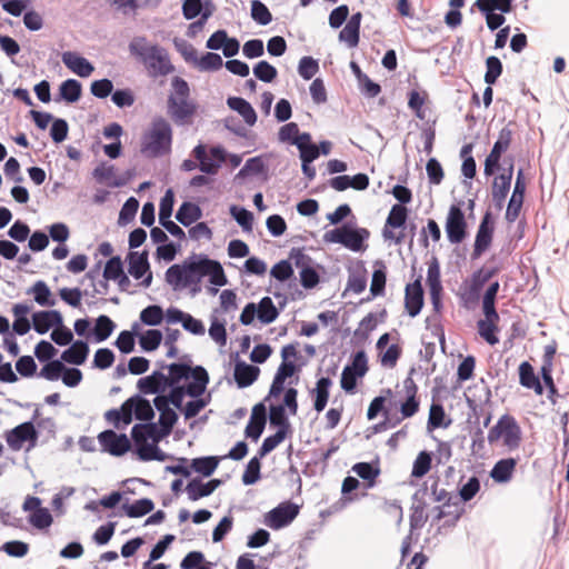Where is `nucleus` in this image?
I'll return each instance as SVG.
<instances>
[{"instance_id": "0eeeda50", "label": "nucleus", "mask_w": 569, "mask_h": 569, "mask_svg": "<svg viewBox=\"0 0 569 569\" xmlns=\"http://www.w3.org/2000/svg\"><path fill=\"white\" fill-rule=\"evenodd\" d=\"M490 445L501 443L509 451L517 450L522 441V431L516 418L509 413L502 415L491 427L487 436Z\"/></svg>"}, {"instance_id": "c03bdc74", "label": "nucleus", "mask_w": 569, "mask_h": 569, "mask_svg": "<svg viewBox=\"0 0 569 569\" xmlns=\"http://www.w3.org/2000/svg\"><path fill=\"white\" fill-rule=\"evenodd\" d=\"M60 94L67 102H76L81 97V83L74 79H68L60 86Z\"/></svg>"}, {"instance_id": "c756f323", "label": "nucleus", "mask_w": 569, "mask_h": 569, "mask_svg": "<svg viewBox=\"0 0 569 569\" xmlns=\"http://www.w3.org/2000/svg\"><path fill=\"white\" fill-rule=\"evenodd\" d=\"M517 466L515 458H506L496 462L490 476L496 482H507L511 479Z\"/></svg>"}, {"instance_id": "a18cd8bd", "label": "nucleus", "mask_w": 569, "mask_h": 569, "mask_svg": "<svg viewBox=\"0 0 569 569\" xmlns=\"http://www.w3.org/2000/svg\"><path fill=\"white\" fill-rule=\"evenodd\" d=\"M132 399L134 402L133 412L136 418L142 421H150L154 416L150 402L140 396H133Z\"/></svg>"}, {"instance_id": "6e6552de", "label": "nucleus", "mask_w": 569, "mask_h": 569, "mask_svg": "<svg viewBox=\"0 0 569 569\" xmlns=\"http://www.w3.org/2000/svg\"><path fill=\"white\" fill-rule=\"evenodd\" d=\"M367 229H351L348 226L335 228L323 234V240L330 243H340L352 251L365 249L363 241L369 237Z\"/></svg>"}, {"instance_id": "49530a36", "label": "nucleus", "mask_w": 569, "mask_h": 569, "mask_svg": "<svg viewBox=\"0 0 569 569\" xmlns=\"http://www.w3.org/2000/svg\"><path fill=\"white\" fill-rule=\"evenodd\" d=\"M269 418L270 423L272 426H278L279 430H284V435H287L290 431V422L288 421V418L286 416L284 406H271Z\"/></svg>"}, {"instance_id": "473e14b6", "label": "nucleus", "mask_w": 569, "mask_h": 569, "mask_svg": "<svg viewBox=\"0 0 569 569\" xmlns=\"http://www.w3.org/2000/svg\"><path fill=\"white\" fill-rule=\"evenodd\" d=\"M331 385L332 381L328 377H322L317 381L316 388L312 390L315 395L313 408L317 412H321L326 408Z\"/></svg>"}, {"instance_id": "4c0bfd02", "label": "nucleus", "mask_w": 569, "mask_h": 569, "mask_svg": "<svg viewBox=\"0 0 569 569\" xmlns=\"http://www.w3.org/2000/svg\"><path fill=\"white\" fill-rule=\"evenodd\" d=\"M297 148L300 151L302 162H312L319 157V148L311 142V136L308 132L302 133V138Z\"/></svg>"}, {"instance_id": "6ab92c4d", "label": "nucleus", "mask_w": 569, "mask_h": 569, "mask_svg": "<svg viewBox=\"0 0 569 569\" xmlns=\"http://www.w3.org/2000/svg\"><path fill=\"white\" fill-rule=\"evenodd\" d=\"M61 58L64 66L81 78H87L94 71V67L86 58L76 52L66 51L62 53Z\"/></svg>"}, {"instance_id": "f8f14e48", "label": "nucleus", "mask_w": 569, "mask_h": 569, "mask_svg": "<svg viewBox=\"0 0 569 569\" xmlns=\"http://www.w3.org/2000/svg\"><path fill=\"white\" fill-rule=\"evenodd\" d=\"M408 218V210L402 204H393L387 217L386 224L382 229V237L386 241H393L396 244H401L405 239V233H395L392 229L402 228Z\"/></svg>"}, {"instance_id": "864d4df0", "label": "nucleus", "mask_w": 569, "mask_h": 569, "mask_svg": "<svg viewBox=\"0 0 569 569\" xmlns=\"http://www.w3.org/2000/svg\"><path fill=\"white\" fill-rule=\"evenodd\" d=\"M162 341V333L157 329H150L147 330L141 337H140V346L146 351H153L156 350Z\"/></svg>"}, {"instance_id": "5fc2aeb1", "label": "nucleus", "mask_w": 569, "mask_h": 569, "mask_svg": "<svg viewBox=\"0 0 569 569\" xmlns=\"http://www.w3.org/2000/svg\"><path fill=\"white\" fill-rule=\"evenodd\" d=\"M163 319V311L159 306H148L140 313V320L148 326H158Z\"/></svg>"}, {"instance_id": "09e8293b", "label": "nucleus", "mask_w": 569, "mask_h": 569, "mask_svg": "<svg viewBox=\"0 0 569 569\" xmlns=\"http://www.w3.org/2000/svg\"><path fill=\"white\" fill-rule=\"evenodd\" d=\"M223 66L222 58L218 53L207 52L197 61V68L201 71H216Z\"/></svg>"}, {"instance_id": "412c9836", "label": "nucleus", "mask_w": 569, "mask_h": 569, "mask_svg": "<svg viewBox=\"0 0 569 569\" xmlns=\"http://www.w3.org/2000/svg\"><path fill=\"white\" fill-rule=\"evenodd\" d=\"M220 485L221 480L219 479L202 482L201 479L194 478L186 486V492L191 501H197L203 497L210 496Z\"/></svg>"}, {"instance_id": "aec40b11", "label": "nucleus", "mask_w": 569, "mask_h": 569, "mask_svg": "<svg viewBox=\"0 0 569 569\" xmlns=\"http://www.w3.org/2000/svg\"><path fill=\"white\" fill-rule=\"evenodd\" d=\"M267 421L266 407L263 403H257L251 411L250 420L246 427L244 433L248 438L258 440L263 432Z\"/></svg>"}, {"instance_id": "ddd939ff", "label": "nucleus", "mask_w": 569, "mask_h": 569, "mask_svg": "<svg viewBox=\"0 0 569 569\" xmlns=\"http://www.w3.org/2000/svg\"><path fill=\"white\" fill-rule=\"evenodd\" d=\"M299 513V507L292 502H281L264 517V523L278 530L291 523Z\"/></svg>"}, {"instance_id": "ea45409f", "label": "nucleus", "mask_w": 569, "mask_h": 569, "mask_svg": "<svg viewBox=\"0 0 569 569\" xmlns=\"http://www.w3.org/2000/svg\"><path fill=\"white\" fill-rule=\"evenodd\" d=\"M154 508L152 500L148 498H142L134 501L132 505H123V510L126 515L130 518H139L149 512H151Z\"/></svg>"}, {"instance_id": "58836bf2", "label": "nucleus", "mask_w": 569, "mask_h": 569, "mask_svg": "<svg viewBox=\"0 0 569 569\" xmlns=\"http://www.w3.org/2000/svg\"><path fill=\"white\" fill-rule=\"evenodd\" d=\"M28 292L33 295L36 302L40 306L52 307L56 305V300L51 299V291L44 281H37Z\"/></svg>"}, {"instance_id": "423d86ee", "label": "nucleus", "mask_w": 569, "mask_h": 569, "mask_svg": "<svg viewBox=\"0 0 569 569\" xmlns=\"http://www.w3.org/2000/svg\"><path fill=\"white\" fill-rule=\"evenodd\" d=\"M169 376L167 377V385L174 386L179 383L182 379L192 378L193 381L188 383L186 387L187 395L190 397L197 398L200 397L209 382V376L207 370L197 366L191 368L186 363H171L169 367Z\"/></svg>"}, {"instance_id": "37998d69", "label": "nucleus", "mask_w": 569, "mask_h": 569, "mask_svg": "<svg viewBox=\"0 0 569 569\" xmlns=\"http://www.w3.org/2000/svg\"><path fill=\"white\" fill-rule=\"evenodd\" d=\"M475 4L481 12L499 10L508 13L512 9V0H476Z\"/></svg>"}, {"instance_id": "338daca9", "label": "nucleus", "mask_w": 569, "mask_h": 569, "mask_svg": "<svg viewBox=\"0 0 569 569\" xmlns=\"http://www.w3.org/2000/svg\"><path fill=\"white\" fill-rule=\"evenodd\" d=\"M29 521L36 528L44 529L52 523V516L47 508H40L30 516Z\"/></svg>"}, {"instance_id": "1a4fd4ad", "label": "nucleus", "mask_w": 569, "mask_h": 569, "mask_svg": "<svg viewBox=\"0 0 569 569\" xmlns=\"http://www.w3.org/2000/svg\"><path fill=\"white\" fill-rule=\"evenodd\" d=\"M403 390L406 399L400 402L401 417L393 419L390 417L389 410L385 411V423H388L389 427H396L403 419L411 418L419 411L418 386L412 378L408 377L403 380Z\"/></svg>"}, {"instance_id": "680f3d73", "label": "nucleus", "mask_w": 569, "mask_h": 569, "mask_svg": "<svg viewBox=\"0 0 569 569\" xmlns=\"http://www.w3.org/2000/svg\"><path fill=\"white\" fill-rule=\"evenodd\" d=\"M386 280H387V276H386L385 266L381 263V268L376 269L372 273L370 292L373 297L383 295L385 287H386Z\"/></svg>"}, {"instance_id": "cd10ccee", "label": "nucleus", "mask_w": 569, "mask_h": 569, "mask_svg": "<svg viewBox=\"0 0 569 569\" xmlns=\"http://www.w3.org/2000/svg\"><path fill=\"white\" fill-rule=\"evenodd\" d=\"M88 353V345L82 340H78L62 352L61 359L68 363L80 366L86 361Z\"/></svg>"}, {"instance_id": "39448f33", "label": "nucleus", "mask_w": 569, "mask_h": 569, "mask_svg": "<svg viewBox=\"0 0 569 569\" xmlns=\"http://www.w3.org/2000/svg\"><path fill=\"white\" fill-rule=\"evenodd\" d=\"M131 438L137 448V455L142 461L162 460L157 443L162 435L156 423H138L131 429Z\"/></svg>"}, {"instance_id": "4468645a", "label": "nucleus", "mask_w": 569, "mask_h": 569, "mask_svg": "<svg viewBox=\"0 0 569 569\" xmlns=\"http://www.w3.org/2000/svg\"><path fill=\"white\" fill-rule=\"evenodd\" d=\"M98 441L103 451L114 457H120L131 449V442L127 435L117 433L113 430H104L98 435Z\"/></svg>"}, {"instance_id": "6e6d98bb", "label": "nucleus", "mask_w": 569, "mask_h": 569, "mask_svg": "<svg viewBox=\"0 0 569 569\" xmlns=\"http://www.w3.org/2000/svg\"><path fill=\"white\" fill-rule=\"evenodd\" d=\"M251 17L259 24L266 26L271 22L272 16L264 3L253 0L251 3Z\"/></svg>"}, {"instance_id": "603ef678", "label": "nucleus", "mask_w": 569, "mask_h": 569, "mask_svg": "<svg viewBox=\"0 0 569 569\" xmlns=\"http://www.w3.org/2000/svg\"><path fill=\"white\" fill-rule=\"evenodd\" d=\"M253 74L263 82H272L277 78L278 71L268 61L262 60L253 67Z\"/></svg>"}, {"instance_id": "a19ab883", "label": "nucleus", "mask_w": 569, "mask_h": 569, "mask_svg": "<svg viewBox=\"0 0 569 569\" xmlns=\"http://www.w3.org/2000/svg\"><path fill=\"white\" fill-rule=\"evenodd\" d=\"M431 453L428 451H420L413 461L411 476L413 478H422L431 469Z\"/></svg>"}, {"instance_id": "f704fd0d", "label": "nucleus", "mask_w": 569, "mask_h": 569, "mask_svg": "<svg viewBox=\"0 0 569 569\" xmlns=\"http://www.w3.org/2000/svg\"><path fill=\"white\" fill-rule=\"evenodd\" d=\"M427 283L430 288L432 301L437 306L439 300V292L441 291V282L440 269L436 259L428 266Z\"/></svg>"}, {"instance_id": "9d476101", "label": "nucleus", "mask_w": 569, "mask_h": 569, "mask_svg": "<svg viewBox=\"0 0 569 569\" xmlns=\"http://www.w3.org/2000/svg\"><path fill=\"white\" fill-rule=\"evenodd\" d=\"M467 228L468 224L461 207L459 204L450 206L445 224L449 242L453 244L461 243L468 234Z\"/></svg>"}, {"instance_id": "2f4dec72", "label": "nucleus", "mask_w": 569, "mask_h": 569, "mask_svg": "<svg viewBox=\"0 0 569 569\" xmlns=\"http://www.w3.org/2000/svg\"><path fill=\"white\" fill-rule=\"evenodd\" d=\"M498 323L499 320H493L491 318H483L477 322L479 336L490 346H495L499 342V338L497 336L499 331Z\"/></svg>"}, {"instance_id": "c85d7f7f", "label": "nucleus", "mask_w": 569, "mask_h": 569, "mask_svg": "<svg viewBox=\"0 0 569 569\" xmlns=\"http://www.w3.org/2000/svg\"><path fill=\"white\" fill-rule=\"evenodd\" d=\"M511 178H512V167L509 168L507 172H503L497 177H495L492 182V198L496 202L501 203L509 190L511 184Z\"/></svg>"}, {"instance_id": "20e7f679", "label": "nucleus", "mask_w": 569, "mask_h": 569, "mask_svg": "<svg viewBox=\"0 0 569 569\" xmlns=\"http://www.w3.org/2000/svg\"><path fill=\"white\" fill-rule=\"evenodd\" d=\"M172 130L167 120L157 118L141 140V153L148 158H158L170 152Z\"/></svg>"}, {"instance_id": "b1692460", "label": "nucleus", "mask_w": 569, "mask_h": 569, "mask_svg": "<svg viewBox=\"0 0 569 569\" xmlns=\"http://www.w3.org/2000/svg\"><path fill=\"white\" fill-rule=\"evenodd\" d=\"M93 178L97 182L107 184L111 188L121 187L126 183L124 179L118 178L116 176V168L112 164H109L107 162H101L98 164L93 172Z\"/></svg>"}, {"instance_id": "0e129e2a", "label": "nucleus", "mask_w": 569, "mask_h": 569, "mask_svg": "<svg viewBox=\"0 0 569 569\" xmlns=\"http://www.w3.org/2000/svg\"><path fill=\"white\" fill-rule=\"evenodd\" d=\"M298 71L305 80H310L319 71V63L312 57H303L299 61Z\"/></svg>"}, {"instance_id": "bf43d9fd", "label": "nucleus", "mask_w": 569, "mask_h": 569, "mask_svg": "<svg viewBox=\"0 0 569 569\" xmlns=\"http://www.w3.org/2000/svg\"><path fill=\"white\" fill-rule=\"evenodd\" d=\"M123 272V266L120 257H111L104 266L103 278L106 280L116 281Z\"/></svg>"}, {"instance_id": "2eb2a0df", "label": "nucleus", "mask_w": 569, "mask_h": 569, "mask_svg": "<svg viewBox=\"0 0 569 569\" xmlns=\"http://www.w3.org/2000/svg\"><path fill=\"white\" fill-rule=\"evenodd\" d=\"M4 438L8 446L12 450L18 451L24 442H30V446L34 447L38 440V431L33 423L28 421L7 431Z\"/></svg>"}, {"instance_id": "052dcab7", "label": "nucleus", "mask_w": 569, "mask_h": 569, "mask_svg": "<svg viewBox=\"0 0 569 569\" xmlns=\"http://www.w3.org/2000/svg\"><path fill=\"white\" fill-rule=\"evenodd\" d=\"M230 213L236 219V221L246 231L252 230L253 223V214L244 208H238L237 206H232L230 208Z\"/></svg>"}, {"instance_id": "bb28decb", "label": "nucleus", "mask_w": 569, "mask_h": 569, "mask_svg": "<svg viewBox=\"0 0 569 569\" xmlns=\"http://www.w3.org/2000/svg\"><path fill=\"white\" fill-rule=\"evenodd\" d=\"M260 373V369L256 366L247 365L243 361L237 362L234 366V380L239 388L251 386Z\"/></svg>"}, {"instance_id": "a211bd4d", "label": "nucleus", "mask_w": 569, "mask_h": 569, "mask_svg": "<svg viewBox=\"0 0 569 569\" xmlns=\"http://www.w3.org/2000/svg\"><path fill=\"white\" fill-rule=\"evenodd\" d=\"M423 306V289L420 280L407 284L405 292V307L410 317H416Z\"/></svg>"}, {"instance_id": "9b49d317", "label": "nucleus", "mask_w": 569, "mask_h": 569, "mask_svg": "<svg viewBox=\"0 0 569 569\" xmlns=\"http://www.w3.org/2000/svg\"><path fill=\"white\" fill-rule=\"evenodd\" d=\"M192 153L199 162V169L207 174H216L226 160L224 150L220 147H213L208 152L206 146L198 144Z\"/></svg>"}, {"instance_id": "4d7b16f0", "label": "nucleus", "mask_w": 569, "mask_h": 569, "mask_svg": "<svg viewBox=\"0 0 569 569\" xmlns=\"http://www.w3.org/2000/svg\"><path fill=\"white\" fill-rule=\"evenodd\" d=\"M286 437L287 435H284V430H278L274 435L267 437L258 450L259 457L263 458L270 453L284 440Z\"/></svg>"}, {"instance_id": "7ed1b4c3", "label": "nucleus", "mask_w": 569, "mask_h": 569, "mask_svg": "<svg viewBox=\"0 0 569 569\" xmlns=\"http://www.w3.org/2000/svg\"><path fill=\"white\" fill-rule=\"evenodd\" d=\"M171 84L173 92L168 97V114L177 124H190L197 112V104L190 99L189 84L180 77H174Z\"/></svg>"}, {"instance_id": "79ce46f5", "label": "nucleus", "mask_w": 569, "mask_h": 569, "mask_svg": "<svg viewBox=\"0 0 569 569\" xmlns=\"http://www.w3.org/2000/svg\"><path fill=\"white\" fill-rule=\"evenodd\" d=\"M219 465V459L217 457H202L196 458L191 462V468L201 473L204 477L211 476Z\"/></svg>"}, {"instance_id": "3c124183", "label": "nucleus", "mask_w": 569, "mask_h": 569, "mask_svg": "<svg viewBox=\"0 0 569 569\" xmlns=\"http://www.w3.org/2000/svg\"><path fill=\"white\" fill-rule=\"evenodd\" d=\"M487 71L485 74V82L489 86L495 84L497 79L502 73V63L499 58L491 56L486 60Z\"/></svg>"}, {"instance_id": "393cba45", "label": "nucleus", "mask_w": 569, "mask_h": 569, "mask_svg": "<svg viewBox=\"0 0 569 569\" xmlns=\"http://www.w3.org/2000/svg\"><path fill=\"white\" fill-rule=\"evenodd\" d=\"M137 387L144 395L163 391L168 387L167 376L160 371H154L152 375L139 379Z\"/></svg>"}, {"instance_id": "8fccbe9b", "label": "nucleus", "mask_w": 569, "mask_h": 569, "mask_svg": "<svg viewBox=\"0 0 569 569\" xmlns=\"http://www.w3.org/2000/svg\"><path fill=\"white\" fill-rule=\"evenodd\" d=\"M114 329L113 321L108 316L98 317L94 326V335L97 341H104L110 337Z\"/></svg>"}, {"instance_id": "5701e85b", "label": "nucleus", "mask_w": 569, "mask_h": 569, "mask_svg": "<svg viewBox=\"0 0 569 569\" xmlns=\"http://www.w3.org/2000/svg\"><path fill=\"white\" fill-rule=\"evenodd\" d=\"M518 373L519 382L522 387L533 390L537 396H542L543 385L535 373L533 367L528 361H523L519 365Z\"/></svg>"}, {"instance_id": "13d9d810", "label": "nucleus", "mask_w": 569, "mask_h": 569, "mask_svg": "<svg viewBox=\"0 0 569 569\" xmlns=\"http://www.w3.org/2000/svg\"><path fill=\"white\" fill-rule=\"evenodd\" d=\"M63 370H66V366L61 361L52 360L42 367L39 376L49 381H56L60 378Z\"/></svg>"}, {"instance_id": "e433bc0d", "label": "nucleus", "mask_w": 569, "mask_h": 569, "mask_svg": "<svg viewBox=\"0 0 569 569\" xmlns=\"http://www.w3.org/2000/svg\"><path fill=\"white\" fill-rule=\"evenodd\" d=\"M279 312L270 297H263L257 307V317L262 323H271Z\"/></svg>"}, {"instance_id": "dca6fc26", "label": "nucleus", "mask_w": 569, "mask_h": 569, "mask_svg": "<svg viewBox=\"0 0 569 569\" xmlns=\"http://www.w3.org/2000/svg\"><path fill=\"white\" fill-rule=\"evenodd\" d=\"M495 223L491 212L487 211L478 227L476 240L473 244L472 258L477 259L487 251L492 242Z\"/></svg>"}, {"instance_id": "4be33fe9", "label": "nucleus", "mask_w": 569, "mask_h": 569, "mask_svg": "<svg viewBox=\"0 0 569 569\" xmlns=\"http://www.w3.org/2000/svg\"><path fill=\"white\" fill-rule=\"evenodd\" d=\"M133 406L134 402L131 397L121 405L120 409L108 410L104 413V419L117 429L120 428V423L128 426L132 421Z\"/></svg>"}, {"instance_id": "69168bd1", "label": "nucleus", "mask_w": 569, "mask_h": 569, "mask_svg": "<svg viewBox=\"0 0 569 569\" xmlns=\"http://www.w3.org/2000/svg\"><path fill=\"white\" fill-rule=\"evenodd\" d=\"M177 420L178 416L172 409L162 410L159 417V423L161 427V429H159L160 435H162V437L168 436L171 432Z\"/></svg>"}, {"instance_id": "e2e57ef3", "label": "nucleus", "mask_w": 569, "mask_h": 569, "mask_svg": "<svg viewBox=\"0 0 569 569\" xmlns=\"http://www.w3.org/2000/svg\"><path fill=\"white\" fill-rule=\"evenodd\" d=\"M260 460L253 457L249 460L247 468L242 475V482L244 485L256 483L260 479Z\"/></svg>"}, {"instance_id": "a878e982", "label": "nucleus", "mask_w": 569, "mask_h": 569, "mask_svg": "<svg viewBox=\"0 0 569 569\" xmlns=\"http://www.w3.org/2000/svg\"><path fill=\"white\" fill-rule=\"evenodd\" d=\"M32 322L34 330L38 333L43 335L48 332L52 326L61 325L62 318L61 315L56 310L39 311L33 313Z\"/></svg>"}, {"instance_id": "774afa93", "label": "nucleus", "mask_w": 569, "mask_h": 569, "mask_svg": "<svg viewBox=\"0 0 569 569\" xmlns=\"http://www.w3.org/2000/svg\"><path fill=\"white\" fill-rule=\"evenodd\" d=\"M114 361L113 352L108 348L98 349L94 353L93 366L99 369H108Z\"/></svg>"}, {"instance_id": "f257e3e1", "label": "nucleus", "mask_w": 569, "mask_h": 569, "mask_svg": "<svg viewBox=\"0 0 569 569\" xmlns=\"http://www.w3.org/2000/svg\"><path fill=\"white\" fill-rule=\"evenodd\" d=\"M209 276L214 286H224L227 277L220 262L207 257L190 259L182 264H172L166 271V281L173 290L191 288L192 292L200 291L202 277Z\"/></svg>"}, {"instance_id": "7c9ffc66", "label": "nucleus", "mask_w": 569, "mask_h": 569, "mask_svg": "<svg viewBox=\"0 0 569 569\" xmlns=\"http://www.w3.org/2000/svg\"><path fill=\"white\" fill-rule=\"evenodd\" d=\"M229 108L237 111L249 126H253L257 121V114L251 104L239 97H231L227 100Z\"/></svg>"}, {"instance_id": "f3484780", "label": "nucleus", "mask_w": 569, "mask_h": 569, "mask_svg": "<svg viewBox=\"0 0 569 569\" xmlns=\"http://www.w3.org/2000/svg\"><path fill=\"white\" fill-rule=\"evenodd\" d=\"M129 267L128 271L134 279H141L146 273L147 276L141 281L144 288L150 287L152 282V273L149 271V261L147 252H130L128 256Z\"/></svg>"}, {"instance_id": "de8ad7c7", "label": "nucleus", "mask_w": 569, "mask_h": 569, "mask_svg": "<svg viewBox=\"0 0 569 569\" xmlns=\"http://www.w3.org/2000/svg\"><path fill=\"white\" fill-rule=\"evenodd\" d=\"M278 134L280 141L289 142L295 146H298V143H300V139L302 138V133L300 132L296 122H289L282 126Z\"/></svg>"}, {"instance_id": "f03ea898", "label": "nucleus", "mask_w": 569, "mask_h": 569, "mask_svg": "<svg viewBox=\"0 0 569 569\" xmlns=\"http://www.w3.org/2000/svg\"><path fill=\"white\" fill-rule=\"evenodd\" d=\"M129 52L143 64L151 78L167 77L176 70L167 49L150 43L143 36L134 37L130 41Z\"/></svg>"}, {"instance_id": "c9c22d12", "label": "nucleus", "mask_w": 569, "mask_h": 569, "mask_svg": "<svg viewBox=\"0 0 569 569\" xmlns=\"http://www.w3.org/2000/svg\"><path fill=\"white\" fill-rule=\"evenodd\" d=\"M200 208L191 202H183L176 214V219L186 227L200 219Z\"/></svg>"}, {"instance_id": "72a5a7b5", "label": "nucleus", "mask_w": 569, "mask_h": 569, "mask_svg": "<svg viewBox=\"0 0 569 569\" xmlns=\"http://www.w3.org/2000/svg\"><path fill=\"white\" fill-rule=\"evenodd\" d=\"M352 471L366 481L367 488H372L377 483V479L380 475V468L373 467L369 462H358L352 466Z\"/></svg>"}]
</instances>
